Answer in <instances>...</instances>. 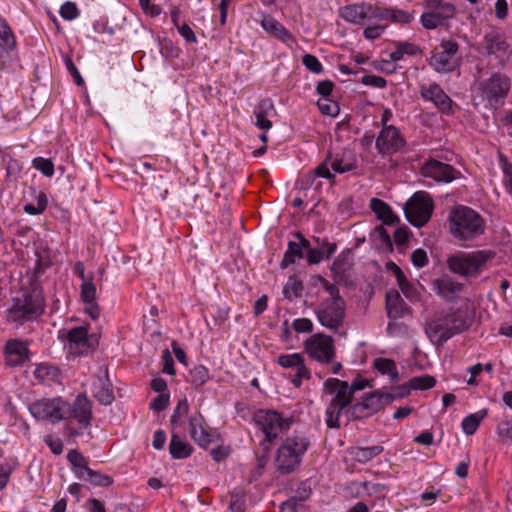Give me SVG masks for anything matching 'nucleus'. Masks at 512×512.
<instances>
[{
    "instance_id": "0e129e2a",
    "label": "nucleus",
    "mask_w": 512,
    "mask_h": 512,
    "mask_svg": "<svg viewBox=\"0 0 512 512\" xmlns=\"http://www.w3.org/2000/svg\"><path fill=\"white\" fill-rule=\"evenodd\" d=\"M411 260L414 266L418 268L424 267L428 263L427 254L423 249H416L412 252Z\"/></svg>"
},
{
    "instance_id": "dca6fc26",
    "label": "nucleus",
    "mask_w": 512,
    "mask_h": 512,
    "mask_svg": "<svg viewBox=\"0 0 512 512\" xmlns=\"http://www.w3.org/2000/svg\"><path fill=\"white\" fill-rule=\"evenodd\" d=\"M66 339L70 350L77 354H87L98 346L96 335H89L86 327L79 326L67 331Z\"/></svg>"
},
{
    "instance_id": "6e6d98bb",
    "label": "nucleus",
    "mask_w": 512,
    "mask_h": 512,
    "mask_svg": "<svg viewBox=\"0 0 512 512\" xmlns=\"http://www.w3.org/2000/svg\"><path fill=\"white\" fill-rule=\"evenodd\" d=\"M304 66L313 73L319 74L322 72L323 66L318 58L312 54H305L302 58Z\"/></svg>"
},
{
    "instance_id": "c9c22d12",
    "label": "nucleus",
    "mask_w": 512,
    "mask_h": 512,
    "mask_svg": "<svg viewBox=\"0 0 512 512\" xmlns=\"http://www.w3.org/2000/svg\"><path fill=\"white\" fill-rule=\"evenodd\" d=\"M67 459L72 465L75 475L80 478H85V473L88 471V462L83 454L75 449L69 450Z\"/></svg>"
},
{
    "instance_id": "f8f14e48",
    "label": "nucleus",
    "mask_w": 512,
    "mask_h": 512,
    "mask_svg": "<svg viewBox=\"0 0 512 512\" xmlns=\"http://www.w3.org/2000/svg\"><path fill=\"white\" fill-rule=\"evenodd\" d=\"M458 44L454 41H442L432 51L429 64L439 73L452 72L458 66Z\"/></svg>"
},
{
    "instance_id": "393cba45",
    "label": "nucleus",
    "mask_w": 512,
    "mask_h": 512,
    "mask_svg": "<svg viewBox=\"0 0 512 512\" xmlns=\"http://www.w3.org/2000/svg\"><path fill=\"white\" fill-rule=\"evenodd\" d=\"M273 112H275V107L270 98L260 100L253 111L255 116V126L260 130L268 131L272 127V122L268 117Z\"/></svg>"
},
{
    "instance_id": "39448f33",
    "label": "nucleus",
    "mask_w": 512,
    "mask_h": 512,
    "mask_svg": "<svg viewBox=\"0 0 512 512\" xmlns=\"http://www.w3.org/2000/svg\"><path fill=\"white\" fill-rule=\"evenodd\" d=\"M325 288L330 294V298L321 302L315 313L319 323L323 327L336 332L343 325L346 305L334 285L326 282Z\"/></svg>"
},
{
    "instance_id": "f03ea898",
    "label": "nucleus",
    "mask_w": 512,
    "mask_h": 512,
    "mask_svg": "<svg viewBox=\"0 0 512 512\" xmlns=\"http://www.w3.org/2000/svg\"><path fill=\"white\" fill-rule=\"evenodd\" d=\"M448 227L456 240L471 242L485 233L486 221L476 210L458 205L449 213Z\"/></svg>"
},
{
    "instance_id": "bb28decb",
    "label": "nucleus",
    "mask_w": 512,
    "mask_h": 512,
    "mask_svg": "<svg viewBox=\"0 0 512 512\" xmlns=\"http://www.w3.org/2000/svg\"><path fill=\"white\" fill-rule=\"evenodd\" d=\"M330 160L328 161V168L335 173H345L352 171L357 167L356 156L351 151H344L342 154H337L334 158L329 153Z\"/></svg>"
},
{
    "instance_id": "a19ab883",
    "label": "nucleus",
    "mask_w": 512,
    "mask_h": 512,
    "mask_svg": "<svg viewBox=\"0 0 512 512\" xmlns=\"http://www.w3.org/2000/svg\"><path fill=\"white\" fill-rule=\"evenodd\" d=\"M398 286L401 289L402 293L408 298L410 301H418L420 299V294L416 288V286L410 283L403 271H398Z\"/></svg>"
},
{
    "instance_id": "a18cd8bd",
    "label": "nucleus",
    "mask_w": 512,
    "mask_h": 512,
    "mask_svg": "<svg viewBox=\"0 0 512 512\" xmlns=\"http://www.w3.org/2000/svg\"><path fill=\"white\" fill-rule=\"evenodd\" d=\"M48 204L47 196L44 192L36 195V203H27L24 205V211L29 215H39L46 209Z\"/></svg>"
},
{
    "instance_id": "4be33fe9",
    "label": "nucleus",
    "mask_w": 512,
    "mask_h": 512,
    "mask_svg": "<svg viewBox=\"0 0 512 512\" xmlns=\"http://www.w3.org/2000/svg\"><path fill=\"white\" fill-rule=\"evenodd\" d=\"M5 364L10 367L23 365L29 360V349L25 342L10 339L4 347Z\"/></svg>"
},
{
    "instance_id": "5fc2aeb1",
    "label": "nucleus",
    "mask_w": 512,
    "mask_h": 512,
    "mask_svg": "<svg viewBox=\"0 0 512 512\" xmlns=\"http://www.w3.org/2000/svg\"><path fill=\"white\" fill-rule=\"evenodd\" d=\"M61 17L65 20L71 21L79 16V10L75 3L67 1L65 2L59 11Z\"/></svg>"
},
{
    "instance_id": "2eb2a0df",
    "label": "nucleus",
    "mask_w": 512,
    "mask_h": 512,
    "mask_svg": "<svg viewBox=\"0 0 512 512\" xmlns=\"http://www.w3.org/2000/svg\"><path fill=\"white\" fill-rule=\"evenodd\" d=\"M406 392L398 394L402 397ZM396 396L393 394H381L374 392L367 396L362 402L356 403L351 407V414L355 418H363L379 411L385 403L392 401Z\"/></svg>"
},
{
    "instance_id": "c03bdc74",
    "label": "nucleus",
    "mask_w": 512,
    "mask_h": 512,
    "mask_svg": "<svg viewBox=\"0 0 512 512\" xmlns=\"http://www.w3.org/2000/svg\"><path fill=\"white\" fill-rule=\"evenodd\" d=\"M0 43L8 49L16 47L15 36L7 24L6 20L0 16Z\"/></svg>"
},
{
    "instance_id": "6e6552de",
    "label": "nucleus",
    "mask_w": 512,
    "mask_h": 512,
    "mask_svg": "<svg viewBox=\"0 0 512 512\" xmlns=\"http://www.w3.org/2000/svg\"><path fill=\"white\" fill-rule=\"evenodd\" d=\"M433 201L430 195L424 191L414 193L404 205L406 219L416 227H422L431 218Z\"/></svg>"
},
{
    "instance_id": "aec40b11",
    "label": "nucleus",
    "mask_w": 512,
    "mask_h": 512,
    "mask_svg": "<svg viewBox=\"0 0 512 512\" xmlns=\"http://www.w3.org/2000/svg\"><path fill=\"white\" fill-rule=\"evenodd\" d=\"M92 418V404L84 394H79L73 404L67 402L65 419H75L83 427L90 425Z\"/></svg>"
},
{
    "instance_id": "052dcab7",
    "label": "nucleus",
    "mask_w": 512,
    "mask_h": 512,
    "mask_svg": "<svg viewBox=\"0 0 512 512\" xmlns=\"http://www.w3.org/2000/svg\"><path fill=\"white\" fill-rule=\"evenodd\" d=\"M395 48H400L402 55L415 56L420 52V47L410 42H395Z\"/></svg>"
},
{
    "instance_id": "f3484780",
    "label": "nucleus",
    "mask_w": 512,
    "mask_h": 512,
    "mask_svg": "<svg viewBox=\"0 0 512 512\" xmlns=\"http://www.w3.org/2000/svg\"><path fill=\"white\" fill-rule=\"evenodd\" d=\"M378 7L362 2L345 5L339 9V15L347 22L364 25L366 20L376 19Z\"/></svg>"
},
{
    "instance_id": "864d4df0",
    "label": "nucleus",
    "mask_w": 512,
    "mask_h": 512,
    "mask_svg": "<svg viewBox=\"0 0 512 512\" xmlns=\"http://www.w3.org/2000/svg\"><path fill=\"white\" fill-rule=\"evenodd\" d=\"M296 373L291 376L290 381L294 387L299 388L302 385L303 380L311 378V372L305 364L295 369Z\"/></svg>"
},
{
    "instance_id": "603ef678",
    "label": "nucleus",
    "mask_w": 512,
    "mask_h": 512,
    "mask_svg": "<svg viewBox=\"0 0 512 512\" xmlns=\"http://www.w3.org/2000/svg\"><path fill=\"white\" fill-rule=\"evenodd\" d=\"M436 381L432 376L414 377L410 380V388L415 390H426L434 387Z\"/></svg>"
},
{
    "instance_id": "de8ad7c7",
    "label": "nucleus",
    "mask_w": 512,
    "mask_h": 512,
    "mask_svg": "<svg viewBox=\"0 0 512 512\" xmlns=\"http://www.w3.org/2000/svg\"><path fill=\"white\" fill-rule=\"evenodd\" d=\"M189 412V404L186 398L181 399L176 408L174 409V412L171 416V424L173 427L175 426H182L183 425V418L187 416Z\"/></svg>"
},
{
    "instance_id": "7ed1b4c3",
    "label": "nucleus",
    "mask_w": 512,
    "mask_h": 512,
    "mask_svg": "<svg viewBox=\"0 0 512 512\" xmlns=\"http://www.w3.org/2000/svg\"><path fill=\"white\" fill-rule=\"evenodd\" d=\"M510 89V78L495 72L490 77L477 82L476 99L480 100L485 109L496 111L504 105Z\"/></svg>"
},
{
    "instance_id": "ea45409f",
    "label": "nucleus",
    "mask_w": 512,
    "mask_h": 512,
    "mask_svg": "<svg viewBox=\"0 0 512 512\" xmlns=\"http://www.w3.org/2000/svg\"><path fill=\"white\" fill-rule=\"evenodd\" d=\"M93 393L94 397L103 405H109L114 400L113 390L109 384L104 383L102 380H99L94 385Z\"/></svg>"
},
{
    "instance_id": "3c124183",
    "label": "nucleus",
    "mask_w": 512,
    "mask_h": 512,
    "mask_svg": "<svg viewBox=\"0 0 512 512\" xmlns=\"http://www.w3.org/2000/svg\"><path fill=\"white\" fill-rule=\"evenodd\" d=\"M81 299L84 303H91L96 300V286L89 278L81 284Z\"/></svg>"
},
{
    "instance_id": "338daca9",
    "label": "nucleus",
    "mask_w": 512,
    "mask_h": 512,
    "mask_svg": "<svg viewBox=\"0 0 512 512\" xmlns=\"http://www.w3.org/2000/svg\"><path fill=\"white\" fill-rule=\"evenodd\" d=\"M498 435L504 440H512V423L509 421L499 423Z\"/></svg>"
},
{
    "instance_id": "49530a36",
    "label": "nucleus",
    "mask_w": 512,
    "mask_h": 512,
    "mask_svg": "<svg viewBox=\"0 0 512 512\" xmlns=\"http://www.w3.org/2000/svg\"><path fill=\"white\" fill-rule=\"evenodd\" d=\"M83 480L89 482L95 486L107 487L113 483V480L110 476L101 474L100 472L94 471L92 469H88L85 473V478Z\"/></svg>"
},
{
    "instance_id": "9d476101",
    "label": "nucleus",
    "mask_w": 512,
    "mask_h": 512,
    "mask_svg": "<svg viewBox=\"0 0 512 512\" xmlns=\"http://www.w3.org/2000/svg\"><path fill=\"white\" fill-rule=\"evenodd\" d=\"M425 12L420 21L425 29L432 30L450 19L455 14V6L448 0H425L423 3Z\"/></svg>"
},
{
    "instance_id": "bf43d9fd",
    "label": "nucleus",
    "mask_w": 512,
    "mask_h": 512,
    "mask_svg": "<svg viewBox=\"0 0 512 512\" xmlns=\"http://www.w3.org/2000/svg\"><path fill=\"white\" fill-rule=\"evenodd\" d=\"M292 328L298 333H309L313 331V323L308 318H298L293 321Z\"/></svg>"
},
{
    "instance_id": "ddd939ff",
    "label": "nucleus",
    "mask_w": 512,
    "mask_h": 512,
    "mask_svg": "<svg viewBox=\"0 0 512 512\" xmlns=\"http://www.w3.org/2000/svg\"><path fill=\"white\" fill-rule=\"evenodd\" d=\"M304 348L309 357L323 364L331 363L336 354L333 338L323 333L310 336Z\"/></svg>"
},
{
    "instance_id": "680f3d73",
    "label": "nucleus",
    "mask_w": 512,
    "mask_h": 512,
    "mask_svg": "<svg viewBox=\"0 0 512 512\" xmlns=\"http://www.w3.org/2000/svg\"><path fill=\"white\" fill-rule=\"evenodd\" d=\"M179 34L189 43H196L197 42V38L195 36V33L193 32V30L191 29V27L183 22L181 23L180 25L176 26Z\"/></svg>"
},
{
    "instance_id": "20e7f679",
    "label": "nucleus",
    "mask_w": 512,
    "mask_h": 512,
    "mask_svg": "<svg viewBox=\"0 0 512 512\" xmlns=\"http://www.w3.org/2000/svg\"><path fill=\"white\" fill-rule=\"evenodd\" d=\"M323 392L333 395L326 408V424L329 428H338L342 410L352 401V390L346 381L328 378L323 384Z\"/></svg>"
},
{
    "instance_id": "79ce46f5",
    "label": "nucleus",
    "mask_w": 512,
    "mask_h": 512,
    "mask_svg": "<svg viewBox=\"0 0 512 512\" xmlns=\"http://www.w3.org/2000/svg\"><path fill=\"white\" fill-rule=\"evenodd\" d=\"M486 416V410H481L476 413L466 416L462 421V429L465 434L472 435L476 432L480 422Z\"/></svg>"
},
{
    "instance_id": "c85d7f7f",
    "label": "nucleus",
    "mask_w": 512,
    "mask_h": 512,
    "mask_svg": "<svg viewBox=\"0 0 512 512\" xmlns=\"http://www.w3.org/2000/svg\"><path fill=\"white\" fill-rule=\"evenodd\" d=\"M481 48L488 55L498 56L501 53H505L507 44L499 32L491 30L485 34L481 42Z\"/></svg>"
},
{
    "instance_id": "37998d69",
    "label": "nucleus",
    "mask_w": 512,
    "mask_h": 512,
    "mask_svg": "<svg viewBox=\"0 0 512 512\" xmlns=\"http://www.w3.org/2000/svg\"><path fill=\"white\" fill-rule=\"evenodd\" d=\"M381 445H374L370 447H359L355 451V458L359 462H368L383 452Z\"/></svg>"
},
{
    "instance_id": "774afa93",
    "label": "nucleus",
    "mask_w": 512,
    "mask_h": 512,
    "mask_svg": "<svg viewBox=\"0 0 512 512\" xmlns=\"http://www.w3.org/2000/svg\"><path fill=\"white\" fill-rule=\"evenodd\" d=\"M503 183L507 192L512 195V164H505L503 167Z\"/></svg>"
},
{
    "instance_id": "7c9ffc66",
    "label": "nucleus",
    "mask_w": 512,
    "mask_h": 512,
    "mask_svg": "<svg viewBox=\"0 0 512 512\" xmlns=\"http://www.w3.org/2000/svg\"><path fill=\"white\" fill-rule=\"evenodd\" d=\"M261 26L265 31L269 32L283 42L292 40L291 33L280 22H278L270 15L263 16L261 20Z\"/></svg>"
},
{
    "instance_id": "72a5a7b5",
    "label": "nucleus",
    "mask_w": 512,
    "mask_h": 512,
    "mask_svg": "<svg viewBox=\"0 0 512 512\" xmlns=\"http://www.w3.org/2000/svg\"><path fill=\"white\" fill-rule=\"evenodd\" d=\"M376 19H390L396 23L408 24L413 20V15L401 9L378 7Z\"/></svg>"
},
{
    "instance_id": "4468645a",
    "label": "nucleus",
    "mask_w": 512,
    "mask_h": 512,
    "mask_svg": "<svg viewBox=\"0 0 512 512\" xmlns=\"http://www.w3.org/2000/svg\"><path fill=\"white\" fill-rule=\"evenodd\" d=\"M256 425L265 434L268 441L277 438L279 434L290 428L291 420L283 418L281 414L271 410H260L254 416Z\"/></svg>"
},
{
    "instance_id": "473e14b6",
    "label": "nucleus",
    "mask_w": 512,
    "mask_h": 512,
    "mask_svg": "<svg viewBox=\"0 0 512 512\" xmlns=\"http://www.w3.org/2000/svg\"><path fill=\"white\" fill-rule=\"evenodd\" d=\"M192 451L193 448L189 443L185 442L178 434H172L169 444V452L174 459L188 458Z\"/></svg>"
},
{
    "instance_id": "a211bd4d",
    "label": "nucleus",
    "mask_w": 512,
    "mask_h": 512,
    "mask_svg": "<svg viewBox=\"0 0 512 512\" xmlns=\"http://www.w3.org/2000/svg\"><path fill=\"white\" fill-rule=\"evenodd\" d=\"M404 146L405 140L397 128L392 125L383 126L376 139V148L380 154H393Z\"/></svg>"
},
{
    "instance_id": "c756f323",
    "label": "nucleus",
    "mask_w": 512,
    "mask_h": 512,
    "mask_svg": "<svg viewBox=\"0 0 512 512\" xmlns=\"http://www.w3.org/2000/svg\"><path fill=\"white\" fill-rule=\"evenodd\" d=\"M386 310L391 319H398L404 315L406 305L398 291L391 290L386 293Z\"/></svg>"
},
{
    "instance_id": "423d86ee",
    "label": "nucleus",
    "mask_w": 512,
    "mask_h": 512,
    "mask_svg": "<svg viewBox=\"0 0 512 512\" xmlns=\"http://www.w3.org/2000/svg\"><path fill=\"white\" fill-rule=\"evenodd\" d=\"M309 446L308 439L303 435L288 437L278 448L276 466L282 474L294 471L301 462L302 456Z\"/></svg>"
},
{
    "instance_id": "13d9d810",
    "label": "nucleus",
    "mask_w": 512,
    "mask_h": 512,
    "mask_svg": "<svg viewBox=\"0 0 512 512\" xmlns=\"http://www.w3.org/2000/svg\"><path fill=\"white\" fill-rule=\"evenodd\" d=\"M318 107L323 114L336 116L339 112V107L336 102L329 101L327 98L318 101Z\"/></svg>"
},
{
    "instance_id": "f704fd0d",
    "label": "nucleus",
    "mask_w": 512,
    "mask_h": 512,
    "mask_svg": "<svg viewBox=\"0 0 512 512\" xmlns=\"http://www.w3.org/2000/svg\"><path fill=\"white\" fill-rule=\"evenodd\" d=\"M34 376L36 379H38L41 383L50 385L53 382L59 381V370L49 364H39L35 371Z\"/></svg>"
},
{
    "instance_id": "69168bd1",
    "label": "nucleus",
    "mask_w": 512,
    "mask_h": 512,
    "mask_svg": "<svg viewBox=\"0 0 512 512\" xmlns=\"http://www.w3.org/2000/svg\"><path fill=\"white\" fill-rule=\"evenodd\" d=\"M47 446L50 448L52 453L55 455H60L63 451V442L60 438H55L53 436H46L44 439Z\"/></svg>"
},
{
    "instance_id": "5701e85b",
    "label": "nucleus",
    "mask_w": 512,
    "mask_h": 512,
    "mask_svg": "<svg viewBox=\"0 0 512 512\" xmlns=\"http://www.w3.org/2000/svg\"><path fill=\"white\" fill-rule=\"evenodd\" d=\"M433 287L438 296L449 302L453 301L464 288L463 284L448 275L435 279Z\"/></svg>"
},
{
    "instance_id": "0eeeda50",
    "label": "nucleus",
    "mask_w": 512,
    "mask_h": 512,
    "mask_svg": "<svg viewBox=\"0 0 512 512\" xmlns=\"http://www.w3.org/2000/svg\"><path fill=\"white\" fill-rule=\"evenodd\" d=\"M492 258V254L486 251L460 253L450 256L447 265L451 272L464 277H476L482 267Z\"/></svg>"
},
{
    "instance_id": "4d7b16f0",
    "label": "nucleus",
    "mask_w": 512,
    "mask_h": 512,
    "mask_svg": "<svg viewBox=\"0 0 512 512\" xmlns=\"http://www.w3.org/2000/svg\"><path fill=\"white\" fill-rule=\"evenodd\" d=\"M312 493V487L309 481H303L299 484L295 491L294 499H297L299 502L306 501Z\"/></svg>"
},
{
    "instance_id": "1a4fd4ad",
    "label": "nucleus",
    "mask_w": 512,
    "mask_h": 512,
    "mask_svg": "<svg viewBox=\"0 0 512 512\" xmlns=\"http://www.w3.org/2000/svg\"><path fill=\"white\" fill-rule=\"evenodd\" d=\"M43 300L39 295L25 294L14 301L8 309L7 319L10 322L24 323L39 317L43 313Z\"/></svg>"
},
{
    "instance_id": "09e8293b",
    "label": "nucleus",
    "mask_w": 512,
    "mask_h": 512,
    "mask_svg": "<svg viewBox=\"0 0 512 512\" xmlns=\"http://www.w3.org/2000/svg\"><path fill=\"white\" fill-rule=\"evenodd\" d=\"M302 290V282L294 277H290L283 288V295L286 299L292 300L293 297L300 296Z\"/></svg>"
},
{
    "instance_id": "6ab92c4d",
    "label": "nucleus",
    "mask_w": 512,
    "mask_h": 512,
    "mask_svg": "<svg viewBox=\"0 0 512 512\" xmlns=\"http://www.w3.org/2000/svg\"><path fill=\"white\" fill-rule=\"evenodd\" d=\"M456 169L447 164L435 159L425 161L421 167V174L424 177H429L438 182H452L456 179Z\"/></svg>"
},
{
    "instance_id": "8fccbe9b",
    "label": "nucleus",
    "mask_w": 512,
    "mask_h": 512,
    "mask_svg": "<svg viewBox=\"0 0 512 512\" xmlns=\"http://www.w3.org/2000/svg\"><path fill=\"white\" fill-rule=\"evenodd\" d=\"M32 165L46 177H52L54 175V164L50 159L37 157L33 159Z\"/></svg>"
},
{
    "instance_id": "cd10ccee",
    "label": "nucleus",
    "mask_w": 512,
    "mask_h": 512,
    "mask_svg": "<svg viewBox=\"0 0 512 512\" xmlns=\"http://www.w3.org/2000/svg\"><path fill=\"white\" fill-rule=\"evenodd\" d=\"M295 236L298 238V242L290 241L288 248L284 254V258L281 261V268H287L293 264L296 258L303 257V249H308L310 246L309 241L304 238L300 233H296Z\"/></svg>"
},
{
    "instance_id": "e2e57ef3",
    "label": "nucleus",
    "mask_w": 512,
    "mask_h": 512,
    "mask_svg": "<svg viewBox=\"0 0 512 512\" xmlns=\"http://www.w3.org/2000/svg\"><path fill=\"white\" fill-rule=\"evenodd\" d=\"M303 505L297 499L290 498L283 502L280 507V512H302Z\"/></svg>"
},
{
    "instance_id": "58836bf2",
    "label": "nucleus",
    "mask_w": 512,
    "mask_h": 512,
    "mask_svg": "<svg viewBox=\"0 0 512 512\" xmlns=\"http://www.w3.org/2000/svg\"><path fill=\"white\" fill-rule=\"evenodd\" d=\"M276 363L285 369H297L301 365L305 364V360L302 354H281L277 356Z\"/></svg>"
},
{
    "instance_id": "9b49d317",
    "label": "nucleus",
    "mask_w": 512,
    "mask_h": 512,
    "mask_svg": "<svg viewBox=\"0 0 512 512\" xmlns=\"http://www.w3.org/2000/svg\"><path fill=\"white\" fill-rule=\"evenodd\" d=\"M67 402L60 397L43 398L29 405V411L37 420L57 423L65 419Z\"/></svg>"
},
{
    "instance_id": "2f4dec72",
    "label": "nucleus",
    "mask_w": 512,
    "mask_h": 512,
    "mask_svg": "<svg viewBox=\"0 0 512 512\" xmlns=\"http://www.w3.org/2000/svg\"><path fill=\"white\" fill-rule=\"evenodd\" d=\"M370 207L376 214L377 218L380 219L383 224L393 225L398 221V217L394 214L391 207L384 201L378 198H372L370 201Z\"/></svg>"
},
{
    "instance_id": "e433bc0d",
    "label": "nucleus",
    "mask_w": 512,
    "mask_h": 512,
    "mask_svg": "<svg viewBox=\"0 0 512 512\" xmlns=\"http://www.w3.org/2000/svg\"><path fill=\"white\" fill-rule=\"evenodd\" d=\"M210 378L209 370L202 364H197L189 370L186 376L187 382L191 383L194 387L203 386Z\"/></svg>"
},
{
    "instance_id": "f257e3e1",
    "label": "nucleus",
    "mask_w": 512,
    "mask_h": 512,
    "mask_svg": "<svg viewBox=\"0 0 512 512\" xmlns=\"http://www.w3.org/2000/svg\"><path fill=\"white\" fill-rule=\"evenodd\" d=\"M472 317L467 309L462 307L436 315L426 324L425 333L437 347H441L454 335L467 330L472 324Z\"/></svg>"
},
{
    "instance_id": "412c9836",
    "label": "nucleus",
    "mask_w": 512,
    "mask_h": 512,
    "mask_svg": "<svg viewBox=\"0 0 512 512\" xmlns=\"http://www.w3.org/2000/svg\"><path fill=\"white\" fill-rule=\"evenodd\" d=\"M420 95L425 101L432 102L443 113L452 112V100L437 83L421 85Z\"/></svg>"
},
{
    "instance_id": "a878e982",
    "label": "nucleus",
    "mask_w": 512,
    "mask_h": 512,
    "mask_svg": "<svg viewBox=\"0 0 512 512\" xmlns=\"http://www.w3.org/2000/svg\"><path fill=\"white\" fill-rule=\"evenodd\" d=\"M330 160V155H327L325 160L320 163L315 169L309 171L305 174L299 181L298 185L301 189H309L313 184L316 178L320 177L329 181H333L335 178L334 173L328 168V161Z\"/></svg>"
},
{
    "instance_id": "4c0bfd02",
    "label": "nucleus",
    "mask_w": 512,
    "mask_h": 512,
    "mask_svg": "<svg viewBox=\"0 0 512 512\" xmlns=\"http://www.w3.org/2000/svg\"><path fill=\"white\" fill-rule=\"evenodd\" d=\"M374 367L383 375H388L392 382L399 379L396 364L393 360L388 358H377L374 361Z\"/></svg>"
},
{
    "instance_id": "b1692460",
    "label": "nucleus",
    "mask_w": 512,
    "mask_h": 512,
    "mask_svg": "<svg viewBox=\"0 0 512 512\" xmlns=\"http://www.w3.org/2000/svg\"><path fill=\"white\" fill-rule=\"evenodd\" d=\"M190 434L193 440L200 446L206 447L213 441V436L205 427V421L201 414L196 413L189 419Z\"/></svg>"
}]
</instances>
